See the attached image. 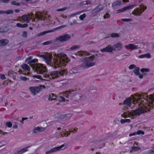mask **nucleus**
Returning <instances> with one entry per match:
<instances>
[{
	"mask_svg": "<svg viewBox=\"0 0 154 154\" xmlns=\"http://www.w3.org/2000/svg\"><path fill=\"white\" fill-rule=\"evenodd\" d=\"M22 37L24 38H26L27 37V33L26 31H24L23 32L22 35Z\"/></svg>",
	"mask_w": 154,
	"mask_h": 154,
	"instance_id": "nucleus-48",
	"label": "nucleus"
},
{
	"mask_svg": "<svg viewBox=\"0 0 154 154\" xmlns=\"http://www.w3.org/2000/svg\"><path fill=\"white\" fill-rule=\"evenodd\" d=\"M46 128L37 127L34 128L33 130V132L34 133H36L41 132L46 129Z\"/></svg>",
	"mask_w": 154,
	"mask_h": 154,
	"instance_id": "nucleus-13",
	"label": "nucleus"
},
{
	"mask_svg": "<svg viewBox=\"0 0 154 154\" xmlns=\"http://www.w3.org/2000/svg\"><path fill=\"white\" fill-rule=\"evenodd\" d=\"M36 17L39 19L42 20V18L43 17V16L42 14V13H40V14H37L36 16Z\"/></svg>",
	"mask_w": 154,
	"mask_h": 154,
	"instance_id": "nucleus-36",
	"label": "nucleus"
},
{
	"mask_svg": "<svg viewBox=\"0 0 154 154\" xmlns=\"http://www.w3.org/2000/svg\"><path fill=\"white\" fill-rule=\"evenodd\" d=\"M137 134L139 135L140 134L143 135L144 134V133L143 131H142L141 130H139L137 132H136Z\"/></svg>",
	"mask_w": 154,
	"mask_h": 154,
	"instance_id": "nucleus-46",
	"label": "nucleus"
},
{
	"mask_svg": "<svg viewBox=\"0 0 154 154\" xmlns=\"http://www.w3.org/2000/svg\"><path fill=\"white\" fill-rule=\"evenodd\" d=\"M56 97V96L55 94H51L49 96L48 99L50 101H52L53 100H57Z\"/></svg>",
	"mask_w": 154,
	"mask_h": 154,
	"instance_id": "nucleus-25",
	"label": "nucleus"
},
{
	"mask_svg": "<svg viewBox=\"0 0 154 154\" xmlns=\"http://www.w3.org/2000/svg\"><path fill=\"white\" fill-rule=\"evenodd\" d=\"M11 4L14 5L19 6L20 5V3L14 1L12 2Z\"/></svg>",
	"mask_w": 154,
	"mask_h": 154,
	"instance_id": "nucleus-40",
	"label": "nucleus"
},
{
	"mask_svg": "<svg viewBox=\"0 0 154 154\" xmlns=\"http://www.w3.org/2000/svg\"><path fill=\"white\" fill-rule=\"evenodd\" d=\"M6 125L8 127H11L12 126V124L10 122L6 123Z\"/></svg>",
	"mask_w": 154,
	"mask_h": 154,
	"instance_id": "nucleus-50",
	"label": "nucleus"
},
{
	"mask_svg": "<svg viewBox=\"0 0 154 154\" xmlns=\"http://www.w3.org/2000/svg\"><path fill=\"white\" fill-rule=\"evenodd\" d=\"M21 68L25 70L29 71L30 70V68L29 66L26 64H24L21 66Z\"/></svg>",
	"mask_w": 154,
	"mask_h": 154,
	"instance_id": "nucleus-26",
	"label": "nucleus"
},
{
	"mask_svg": "<svg viewBox=\"0 0 154 154\" xmlns=\"http://www.w3.org/2000/svg\"><path fill=\"white\" fill-rule=\"evenodd\" d=\"M69 135L70 134L68 133V131H66V132L64 133V136L65 137H68Z\"/></svg>",
	"mask_w": 154,
	"mask_h": 154,
	"instance_id": "nucleus-58",
	"label": "nucleus"
},
{
	"mask_svg": "<svg viewBox=\"0 0 154 154\" xmlns=\"http://www.w3.org/2000/svg\"><path fill=\"white\" fill-rule=\"evenodd\" d=\"M147 100L148 99L150 100L151 103L148 104L146 107V110L148 111H150V110L152 108L153 106H154V95H150L147 97Z\"/></svg>",
	"mask_w": 154,
	"mask_h": 154,
	"instance_id": "nucleus-8",
	"label": "nucleus"
},
{
	"mask_svg": "<svg viewBox=\"0 0 154 154\" xmlns=\"http://www.w3.org/2000/svg\"><path fill=\"white\" fill-rule=\"evenodd\" d=\"M18 119H17L16 120H14V124L13 127V128L17 129L18 128V125L19 124V123L18 122L19 120Z\"/></svg>",
	"mask_w": 154,
	"mask_h": 154,
	"instance_id": "nucleus-29",
	"label": "nucleus"
},
{
	"mask_svg": "<svg viewBox=\"0 0 154 154\" xmlns=\"http://www.w3.org/2000/svg\"><path fill=\"white\" fill-rule=\"evenodd\" d=\"M45 88V86L41 85L39 86L30 87L29 88V90L34 95H35L38 93L42 88Z\"/></svg>",
	"mask_w": 154,
	"mask_h": 154,
	"instance_id": "nucleus-6",
	"label": "nucleus"
},
{
	"mask_svg": "<svg viewBox=\"0 0 154 154\" xmlns=\"http://www.w3.org/2000/svg\"><path fill=\"white\" fill-rule=\"evenodd\" d=\"M76 55H78L79 56H89L90 54L86 51H79L76 53Z\"/></svg>",
	"mask_w": 154,
	"mask_h": 154,
	"instance_id": "nucleus-19",
	"label": "nucleus"
},
{
	"mask_svg": "<svg viewBox=\"0 0 154 154\" xmlns=\"http://www.w3.org/2000/svg\"><path fill=\"white\" fill-rule=\"evenodd\" d=\"M53 43V41L52 40L49 41L47 42H45L42 43L43 45H47L51 44Z\"/></svg>",
	"mask_w": 154,
	"mask_h": 154,
	"instance_id": "nucleus-37",
	"label": "nucleus"
},
{
	"mask_svg": "<svg viewBox=\"0 0 154 154\" xmlns=\"http://www.w3.org/2000/svg\"><path fill=\"white\" fill-rule=\"evenodd\" d=\"M75 98L77 100H81L82 99V96L80 94H77L75 96Z\"/></svg>",
	"mask_w": 154,
	"mask_h": 154,
	"instance_id": "nucleus-33",
	"label": "nucleus"
},
{
	"mask_svg": "<svg viewBox=\"0 0 154 154\" xmlns=\"http://www.w3.org/2000/svg\"><path fill=\"white\" fill-rule=\"evenodd\" d=\"M32 58V57L31 56L29 57H28L27 58L26 60V62L28 61L29 60H31Z\"/></svg>",
	"mask_w": 154,
	"mask_h": 154,
	"instance_id": "nucleus-56",
	"label": "nucleus"
},
{
	"mask_svg": "<svg viewBox=\"0 0 154 154\" xmlns=\"http://www.w3.org/2000/svg\"><path fill=\"white\" fill-rule=\"evenodd\" d=\"M131 122V120L129 119H122L120 121V122L122 124H124L125 122L129 123Z\"/></svg>",
	"mask_w": 154,
	"mask_h": 154,
	"instance_id": "nucleus-34",
	"label": "nucleus"
},
{
	"mask_svg": "<svg viewBox=\"0 0 154 154\" xmlns=\"http://www.w3.org/2000/svg\"><path fill=\"white\" fill-rule=\"evenodd\" d=\"M74 91L73 90H69L68 91H66L64 92H63L62 93V94H63V96H65L66 98H68L69 95Z\"/></svg>",
	"mask_w": 154,
	"mask_h": 154,
	"instance_id": "nucleus-23",
	"label": "nucleus"
},
{
	"mask_svg": "<svg viewBox=\"0 0 154 154\" xmlns=\"http://www.w3.org/2000/svg\"><path fill=\"white\" fill-rule=\"evenodd\" d=\"M66 8L64 7L61 9H58L57 10V11H64L66 9Z\"/></svg>",
	"mask_w": 154,
	"mask_h": 154,
	"instance_id": "nucleus-54",
	"label": "nucleus"
},
{
	"mask_svg": "<svg viewBox=\"0 0 154 154\" xmlns=\"http://www.w3.org/2000/svg\"><path fill=\"white\" fill-rule=\"evenodd\" d=\"M10 29L7 26H3L0 28V32H5L9 31Z\"/></svg>",
	"mask_w": 154,
	"mask_h": 154,
	"instance_id": "nucleus-24",
	"label": "nucleus"
},
{
	"mask_svg": "<svg viewBox=\"0 0 154 154\" xmlns=\"http://www.w3.org/2000/svg\"><path fill=\"white\" fill-rule=\"evenodd\" d=\"M113 51V47L111 45H109L106 47L100 50V51L101 52H112Z\"/></svg>",
	"mask_w": 154,
	"mask_h": 154,
	"instance_id": "nucleus-11",
	"label": "nucleus"
},
{
	"mask_svg": "<svg viewBox=\"0 0 154 154\" xmlns=\"http://www.w3.org/2000/svg\"><path fill=\"white\" fill-rule=\"evenodd\" d=\"M149 152L150 154H154V149L150 150Z\"/></svg>",
	"mask_w": 154,
	"mask_h": 154,
	"instance_id": "nucleus-57",
	"label": "nucleus"
},
{
	"mask_svg": "<svg viewBox=\"0 0 154 154\" xmlns=\"http://www.w3.org/2000/svg\"><path fill=\"white\" fill-rule=\"evenodd\" d=\"M132 150L137 151L140 149V148L138 146H134L132 149Z\"/></svg>",
	"mask_w": 154,
	"mask_h": 154,
	"instance_id": "nucleus-39",
	"label": "nucleus"
},
{
	"mask_svg": "<svg viewBox=\"0 0 154 154\" xmlns=\"http://www.w3.org/2000/svg\"><path fill=\"white\" fill-rule=\"evenodd\" d=\"M131 20V19H123L122 20L124 22H129Z\"/></svg>",
	"mask_w": 154,
	"mask_h": 154,
	"instance_id": "nucleus-52",
	"label": "nucleus"
},
{
	"mask_svg": "<svg viewBox=\"0 0 154 154\" xmlns=\"http://www.w3.org/2000/svg\"><path fill=\"white\" fill-rule=\"evenodd\" d=\"M145 57L148 58H149L151 57V56L150 54L147 53L144 54Z\"/></svg>",
	"mask_w": 154,
	"mask_h": 154,
	"instance_id": "nucleus-49",
	"label": "nucleus"
},
{
	"mask_svg": "<svg viewBox=\"0 0 154 154\" xmlns=\"http://www.w3.org/2000/svg\"><path fill=\"white\" fill-rule=\"evenodd\" d=\"M51 56L53 58L52 67L55 69L60 67L62 66H65L66 63L70 61L67 55L62 52L58 54L53 53Z\"/></svg>",
	"mask_w": 154,
	"mask_h": 154,
	"instance_id": "nucleus-2",
	"label": "nucleus"
},
{
	"mask_svg": "<svg viewBox=\"0 0 154 154\" xmlns=\"http://www.w3.org/2000/svg\"><path fill=\"white\" fill-rule=\"evenodd\" d=\"M79 48V47L78 45H73V46L71 47L70 48L71 50H74L75 49H77Z\"/></svg>",
	"mask_w": 154,
	"mask_h": 154,
	"instance_id": "nucleus-41",
	"label": "nucleus"
},
{
	"mask_svg": "<svg viewBox=\"0 0 154 154\" xmlns=\"http://www.w3.org/2000/svg\"><path fill=\"white\" fill-rule=\"evenodd\" d=\"M59 100L60 101L64 102L65 100V99L63 97L60 96L59 98Z\"/></svg>",
	"mask_w": 154,
	"mask_h": 154,
	"instance_id": "nucleus-44",
	"label": "nucleus"
},
{
	"mask_svg": "<svg viewBox=\"0 0 154 154\" xmlns=\"http://www.w3.org/2000/svg\"><path fill=\"white\" fill-rule=\"evenodd\" d=\"M42 57L45 61L47 63H50L51 62L52 58L51 56L48 54L42 55Z\"/></svg>",
	"mask_w": 154,
	"mask_h": 154,
	"instance_id": "nucleus-18",
	"label": "nucleus"
},
{
	"mask_svg": "<svg viewBox=\"0 0 154 154\" xmlns=\"http://www.w3.org/2000/svg\"><path fill=\"white\" fill-rule=\"evenodd\" d=\"M64 145L65 144H63L60 146L54 147L51 149L47 151L46 152L45 154H49L58 151L61 149L62 148H63L64 146Z\"/></svg>",
	"mask_w": 154,
	"mask_h": 154,
	"instance_id": "nucleus-10",
	"label": "nucleus"
},
{
	"mask_svg": "<svg viewBox=\"0 0 154 154\" xmlns=\"http://www.w3.org/2000/svg\"><path fill=\"white\" fill-rule=\"evenodd\" d=\"M27 151V148H23L19 151H17L15 154H22L23 152Z\"/></svg>",
	"mask_w": 154,
	"mask_h": 154,
	"instance_id": "nucleus-27",
	"label": "nucleus"
},
{
	"mask_svg": "<svg viewBox=\"0 0 154 154\" xmlns=\"http://www.w3.org/2000/svg\"><path fill=\"white\" fill-rule=\"evenodd\" d=\"M0 78L2 80L5 79H6V77H5V75L4 74H0Z\"/></svg>",
	"mask_w": 154,
	"mask_h": 154,
	"instance_id": "nucleus-55",
	"label": "nucleus"
},
{
	"mask_svg": "<svg viewBox=\"0 0 154 154\" xmlns=\"http://www.w3.org/2000/svg\"><path fill=\"white\" fill-rule=\"evenodd\" d=\"M135 96H137V97H140V98L138 99H137L135 97V96L131 95V97L132 98V100L133 101V103L134 104H135V102L136 103H139V102L140 101V100H141V96L142 95L140 94H137L136 95H135Z\"/></svg>",
	"mask_w": 154,
	"mask_h": 154,
	"instance_id": "nucleus-14",
	"label": "nucleus"
},
{
	"mask_svg": "<svg viewBox=\"0 0 154 154\" xmlns=\"http://www.w3.org/2000/svg\"><path fill=\"white\" fill-rule=\"evenodd\" d=\"M136 67L135 65L134 64L131 65L129 67V68L130 69H132L134 68H135Z\"/></svg>",
	"mask_w": 154,
	"mask_h": 154,
	"instance_id": "nucleus-47",
	"label": "nucleus"
},
{
	"mask_svg": "<svg viewBox=\"0 0 154 154\" xmlns=\"http://www.w3.org/2000/svg\"><path fill=\"white\" fill-rule=\"evenodd\" d=\"M125 47L127 49H131L132 50H135L138 48L137 45L132 44L125 46Z\"/></svg>",
	"mask_w": 154,
	"mask_h": 154,
	"instance_id": "nucleus-16",
	"label": "nucleus"
},
{
	"mask_svg": "<svg viewBox=\"0 0 154 154\" xmlns=\"http://www.w3.org/2000/svg\"><path fill=\"white\" fill-rule=\"evenodd\" d=\"M140 71L142 72H147L149 71V70L147 68H143L141 69Z\"/></svg>",
	"mask_w": 154,
	"mask_h": 154,
	"instance_id": "nucleus-43",
	"label": "nucleus"
},
{
	"mask_svg": "<svg viewBox=\"0 0 154 154\" xmlns=\"http://www.w3.org/2000/svg\"><path fill=\"white\" fill-rule=\"evenodd\" d=\"M36 65L37 67L35 69H36L37 71V73L43 75V77L45 78L44 80L45 81H49L52 79L60 77L67 72L66 70H63L60 72L58 71L52 72L49 74L47 73V70L45 66L43 67L40 65Z\"/></svg>",
	"mask_w": 154,
	"mask_h": 154,
	"instance_id": "nucleus-1",
	"label": "nucleus"
},
{
	"mask_svg": "<svg viewBox=\"0 0 154 154\" xmlns=\"http://www.w3.org/2000/svg\"><path fill=\"white\" fill-rule=\"evenodd\" d=\"M5 13V12L4 11L1 10L0 11V14H2Z\"/></svg>",
	"mask_w": 154,
	"mask_h": 154,
	"instance_id": "nucleus-64",
	"label": "nucleus"
},
{
	"mask_svg": "<svg viewBox=\"0 0 154 154\" xmlns=\"http://www.w3.org/2000/svg\"><path fill=\"white\" fill-rule=\"evenodd\" d=\"M121 2L119 1H117L114 2L112 4V7L114 8L119 6L120 5Z\"/></svg>",
	"mask_w": 154,
	"mask_h": 154,
	"instance_id": "nucleus-28",
	"label": "nucleus"
},
{
	"mask_svg": "<svg viewBox=\"0 0 154 154\" xmlns=\"http://www.w3.org/2000/svg\"><path fill=\"white\" fill-rule=\"evenodd\" d=\"M147 8L146 6L143 5H140L139 8L135 9L132 12V14L136 16L140 15L141 14L146 10Z\"/></svg>",
	"mask_w": 154,
	"mask_h": 154,
	"instance_id": "nucleus-5",
	"label": "nucleus"
},
{
	"mask_svg": "<svg viewBox=\"0 0 154 154\" xmlns=\"http://www.w3.org/2000/svg\"><path fill=\"white\" fill-rule=\"evenodd\" d=\"M139 69L140 68L139 67H136L133 71L134 73L137 75H138L139 74Z\"/></svg>",
	"mask_w": 154,
	"mask_h": 154,
	"instance_id": "nucleus-35",
	"label": "nucleus"
},
{
	"mask_svg": "<svg viewBox=\"0 0 154 154\" xmlns=\"http://www.w3.org/2000/svg\"><path fill=\"white\" fill-rule=\"evenodd\" d=\"M143 77V75L142 74H139V77L140 79H142Z\"/></svg>",
	"mask_w": 154,
	"mask_h": 154,
	"instance_id": "nucleus-62",
	"label": "nucleus"
},
{
	"mask_svg": "<svg viewBox=\"0 0 154 154\" xmlns=\"http://www.w3.org/2000/svg\"><path fill=\"white\" fill-rule=\"evenodd\" d=\"M29 16H30L29 14V16L26 14L23 15L21 16V19L24 22L29 23L31 19L29 17Z\"/></svg>",
	"mask_w": 154,
	"mask_h": 154,
	"instance_id": "nucleus-17",
	"label": "nucleus"
},
{
	"mask_svg": "<svg viewBox=\"0 0 154 154\" xmlns=\"http://www.w3.org/2000/svg\"><path fill=\"white\" fill-rule=\"evenodd\" d=\"M131 104V99L130 98H127L124 100L123 105L128 106H130Z\"/></svg>",
	"mask_w": 154,
	"mask_h": 154,
	"instance_id": "nucleus-21",
	"label": "nucleus"
},
{
	"mask_svg": "<svg viewBox=\"0 0 154 154\" xmlns=\"http://www.w3.org/2000/svg\"><path fill=\"white\" fill-rule=\"evenodd\" d=\"M95 58V56L94 55L86 57L84 59L83 62L81 65V67L84 69H86L94 66L95 63L92 61Z\"/></svg>",
	"mask_w": 154,
	"mask_h": 154,
	"instance_id": "nucleus-3",
	"label": "nucleus"
},
{
	"mask_svg": "<svg viewBox=\"0 0 154 154\" xmlns=\"http://www.w3.org/2000/svg\"><path fill=\"white\" fill-rule=\"evenodd\" d=\"M105 15L107 17V18H109L110 16V15L108 13H106Z\"/></svg>",
	"mask_w": 154,
	"mask_h": 154,
	"instance_id": "nucleus-60",
	"label": "nucleus"
},
{
	"mask_svg": "<svg viewBox=\"0 0 154 154\" xmlns=\"http://www.w3.org/2000/svg\"><path fill=\"white\" fill-rule=\"evenodd\" d=\"M110 36L112 38H116L120 36V34L116 33H112L111 34Z\"/></svg>",
	"mask_w": 154,
	"mask_h": 154,
	"instance_id": "nucleus-38",
	"label": "nucleus"
},
{
	"mask_svg": "<svg viewBox=\"0 0 154 154\" xmlns=\"http://www.w3.org/2000/svg\"><path fill=\"white\" fill-rule=\"evenodd\" d=\"M134 5H130L125 7L121 9L118 10L117 11V13H120L121 12H124L130 9H132Z\"/></svg>",
	"mask_w": 154,
	"mask_h": 154,
	"instance_id": "nucleus-20",
	"label": "nucleus"
},
{
	"mask_svg": "<svg viewBox=\"0 0 154 154\" xmlns=\"http://www.w3.org/2000/svg\"><path fill=\"white\" fill-rule=\"evenodd\" d=\"M103 6L102 5H99L97 6L95 8L93 9L91 11V14H94L98 12H99L103 9Z\"/></svg>",
	"mask_w": 154,
	"mask_h": 154,
	"instance_id": "nucleus-12",
	"label": "nucleus"
},
{
	"mask_svg": "<svg viewBox=\"0 0 154 154\" xmlns=\"http://www.w3.org/2000/svg\"><path fill=\"white\" fill-rule=\"evenodd\" d=\"M70 38L71 36L69 35L65 34L56 38V41L57 42L59 41L60 42H63L68 41Z\"/></svg>",
	"mask_w": 154,
	"mask_h": 154,
	"instance_id": "nucleus-7",
	"label": "nucleus"
},
{
	"mask_svg": "<svg viewBox=\"0 0 154 154\" xmlns=\"http://www.w3.org/2000/svg\"><path fill=\"white\" fill-rule=\"evenodd\" d=\"M114 51L116 50L118 51L120 50L122 48V44L120 43H117L116 44L113 45L112 46Z\"/></svg>",
	"mask_w": 154,
	"mask_h": 154,
	"instance_id": "nucleus-15",
	"label": "nucleus"
},
{
	"mask_svg": "<svg viewBox=\"0 0 154 154\" xmlns=\"http://www.w3.org/2000/svg\"><path fill=\"white\" fill-rule=\"evenodd\" d=\"M138 57H139V58H144V57H145L144 54L141 55L139 56Z\"/></svg>",
	"mask_w": 154,
	"mask_h": 154,
	"instance_id": "nucleus-59",
	"label": "nucleus"
},
{
	"mask_svg": "<svg viewBox=\"0 0 154 154\" xmlns=\"http://www.w3.org/2000/svg\"><path fill=\"white\" fill-rule=\"evenodd\" d=\"M16 25L17 27L22 28L26 27L28 26V24H22L20 23H17Z\"/></svg>",
	"mask_w": 154,
	"mask_h": 154,
	"instance_id": "nucleus-30",
	"label": "nucleus"
},
{
	"mask_svg": "<svg viewBox=\"0 0 154 154\" xmlns=\"http://www.w3.org/2000/svg\"><path fill=\"white\" fill-rule=\"evenodd\" d=\"M146 112V111L143 108H138L136 110L132 111V112H124L122 115L121 116L124 118H125L131 116H140L141 114L143 113Z\"/></svg>",
	"mask_w": 154,
	"mask_h": 154,
	"instance_id": "nucleus-4",
	"label": "nucleus"
},
{
	"mask_svg": "<svg viewBox=\"0 0 154 154\" xmlns=\"http://www.w3.org/2000/svg\"><path fill=\"white\" fill-rule=\"evenodd\" d=\"M84 2L86 3V5H88L89 4L91 5L92 4L90 0L85 1Z\"/></svg>",
	"mask_w": 154,
	"mask_h": 154,
	"instance_id": "nucleus-53",
	"label": "nucleus"
},
{
	"mask_svg": "<svg viewBox=\"0 0 154 154\" xmlns=\"http://www.w3.org/2000/svg\"><path fill=\"white\" fill-rule=\"evenodd\" d=\"M32 77H33L34 78H37L38 79L43 80H44V79H45V78H44L43 76L42 77V76L38 75H34L32 76Z\"/></svg>",
	"mask_w": 154,
	"mask_h": 154,
	"instance_id": "nucleus-32",
	"label": "nucleus"
},
{
	"mask_svg": "<svg viewBox=\"0 0 154 154\" xmlns=\"http://www.w3.org/2000/svg\"><path fill=\"white\" fill-rule=\"evenodd\" d=\"M5 13L7 14H12L13 12V11L12 10H8L5 11Z\"/></svg>",
	"mask_w": 154,
	"mask_h": 154,
	"instance_id": "nucleus-45",
	"label": "nucleus"
},
{
	"mask_svg": "<svg viewBox=\"0 0 154 154\" xmlns=\"http://www.w3.org/2000/svg\"><path fill=\"white\" fill-rule=\"evenodd\" d=\"M10 0H2L3 2L4 3H8V2Z\"/></svg>",
	"mask_w": 154,
	"mask_h": 154,
	"instance_id": "nucleus-61",
	"label": "nucleus"
},
{
	"mask_svg": "<svg viewBox=\"0 0 154 154\" xmlns=\"http://www.w3.org/2000/svg\"><path fill=\"white\" fill-rule=\"evenodd\" d=\"M51 30H49L48 31H45L43 32H41L37 34V36L38 37H39L43 35L46 34H47L48 33L50 32H51Z\"/></svg>",
	"mask_w": 154,
	"mask_h": 154,
	"instance_id": "nucleus-31",
	"label": "nucleus"
},
{
	"mask_svg": "<svg viewBox=\"0 0 154 154\" xmlns=\"http://www.w3.org/2000/svg\"><path fill=\"white\" fill-rule=\"evenodd\" d=\"M9 40L6 39L0 40V47L3 46L7 45L9 43Z\"/></svg>",
	"mask_w": 154,
	"mask_h": 154,
	"instance_id": "nucleus-22",
	"label": "nucleus"
},
{
	"mask_svg": "<svg viewBox=\"0 0 154 154\" xmlns=\"http://www.w3.org/2000/svg\"><path fill=\"white\" fill-rule=\"evenodd\" d=\"M86 15L85 14H83L81 15L79 17V18L80 20H82L84 19L86 17Z\"/></svg>",
	"mask_w": 154,
	"mask_h": 154,
	"instance_id": "nucleus-42",
	"label": "nucleus"
},
{
	"mask_svg": "<svg viewBox=\"0 0 154 154\" xmlns=\"http://www.w3.org/2000/svg\"><path fill=\"white\" fill-rule=\"evenodd\" d=\"M38 60L37 59H34L33 60H31L29 61L27 63L28 64H29L31 66L32 68V69L34 70V72H37V71L36 70V68L37 66L36 65H40L43 66H45L44 65L41 64H32L38 62Z\"/></svg>",
	"mask_w": 154,
	"mask_h": 154,
	"instance_id": "nucleus-9",
	"label": "nucleus"
},
{
	"mask_svg": "<svg viewBox=\"0 0 154 154\" xmlns=\"http://www.w3.org/2000/svg\"><path fill=\"white\" fill-rule=\"evenodd\" d=\"M24 120V119L23 118H22V120H21L19 121L20 122H21L22 124L23 123V121Z\"/></svg>",
	"mask_w": 154,
	"mask_h": 154,
	"instance_id": "nucleus-63",
	"label": "nucleus"
},
{
	"mask_svg": "<svg viewBox=\"0 0 154 154\" xmlns=\"http://www.w3.org/2000/svg\"><path fill=\"white\" fill-rule=\"evenodd\" d=\"M20 79H21L22 80L26 81L27 80V78L23 77V76H21L20 78Z\"/></svg>",
	"mask_w": 154,
	"mask_h": 154,
	"instance_id": "nucleus-51",
	"label": "nucleus"
}]
</instances>
